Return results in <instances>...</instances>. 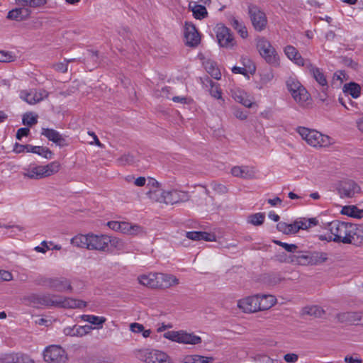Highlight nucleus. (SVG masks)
<instances>
[{"mask_svg":"<svg viewBox=\"0 0 363 363\" xmlns=\"http://www.w3.org/2000/svg\"><path fill=\"white\" fill-rule=\"evenodd\" d=\"M48 96V92L44 89H32L29 91H21L20 97L29 104H35Z\"/></svg>","mask_w":363,"mask_h":363,"instance_id":"14","label":"nucleus"},{"mask_svg":"<svg viewBox=\"0 0 363 363\" xmlns=\"http://www.w3.org/2000/svg\"><path fill=\"white\" fill-rule=\"evenodd\" d=\"M52 67L57 72L66 73L68 69V65L65 62H57L52 65Z\"/></svg>","mask_w":363,"mask_h":363,"instance_id":"60","label":"nucleus"},{"mask_svg":"<svg viewBox=\"0 0 363 363\" xmlns=\"http://www.w3.org/2000/svg\"><path fill=\"white\" fill-rule=\"evenodd\" d=\"M163 336L166 339L182 344L199 345L202 342L201 337L184 330L168 331Z\"/></svg>","mask_w":363,"mask_h":363,"instance_id":"7","label":"nucleus"},{"mask_svg":"<svg viewBox=\"0 0 363 363\" xmlns=\"http://www.w3.org/2000/svg\"><path fill=\"white\" fill-rule=\"evenodd\" d=\"M120 240L117 238L111 239L106 235H77L71 239V243L82 248H86L89 250H97L106 252L108 247V244L118 245Z\"/></svg>","mask_w":363,"mask_h":363,"instance_id":"2","label":"nucleus"},{"mask_svg":"<svg viewBox=\"0 0 363 363\" xmlns=\"http://www.w3.org/2000/svg\"><path fill=\"white\" fill-rule=\"evenodd\" d=\"M184 35L186 45L190 47H196L201 42V35L194 24L186 22L184 25Z\"/></svg>","mask_w":363,"mask_h":363,"instance_id":"12","label":"nucleus"},{"mask_svg":"<svg viewBox=\"0 0 363 363\" xmlns=\"http://www.w3.org/2000/svg\"><path fill=\"white\" fill-rule=\"evenodd\" d=\"M216 33L220 46L226 48H230L234 46L235 40L228 28L223 25H217Z\"/></svg>","mask_w":363,"mask_h":363,"instance_id":"10","label":"nucleus"},{"mask_svg":"<svg viewBox=\"0 0 363 363\" xmlns=\"http://www.w3.org/2000/svg\"><path fill=\"white\" fill-rule=\"evenodd\" d=\"M140 284L153 289H157V273L143 274L138 278Z\"/></svg>","mask_w":363,"mask_h":363,"instance_id":"28","label":"nucleus"},{"mask_svg":"<svg viewBox=\"0 0 363 363\" xmlns=\"http://www.w3.org/2000/svg\"><path fill=\"white\" fill-rule=\"evenodd\" d=\"M210 186L212 189L218 194H225L228 191V189L225 185L218 183L216 182H212L210 184Z\"/></svg>","mask_w":363,"mask_h":363,"instance_id":"48","label":"nucleus"},{"mask_svg":"<svg viewBox=\"0 0 363 363\" xmlns=\"http://www.w3.org/2000/svg\"><path fill=\"white\" fill-rule=\"evenodd\" d=\"M24 176L29 179H34L44 178L45 174L43 172V166L39 165L28 169L27 172L24 173Z\"/></svg>","mask_w":363,"mask_h":363,"instance_id":"36","label":"nucleus"},{"mask_svg":"<svg viewBox=\"0 0 363 363\" xmlns=\"http://www.w3.org/2000/svg\"><path fill=\"white\" fill-rule=\"evenodd\" d=\"M231 174L235 177L244 179H252L255 177V171L249 166H235L231 169Z\"/></svg>","mask_w":363,"mask_h":363,"instance_id":"20","label":"nucleus"},{"mask_svg":"<svg viewBox=\"0 0 363 363\" xmlns=\"http://www.w3.org/2000/svg\"><path fill=\"white\" fill-rule=\"evenodd\" d=\"M94 328H93L91 325H75V335L76 336H80L82 337L91 332V330H93Z\"/></svg>","mask_w":363,"mask_h":363,"instance_id":"50","label":"nucleus"},{"mask_svg":"<svg viewBox=\"0 0 363 363\" xmlns=\"http://www.w3.org/2000/svg\"><path fill=\"white\" fill-rule=\"evenodd\" d=\"M13 279V275L11 272L6 270H0V281H9Z\"/></svg>","mask_w":363,"mask_h":363,"instance_id":"62","label":"nucleus"},{"mask_svg":"<svg viewBox=\"0 0 363 363\" xmlns=\"http://www.w3.org/2000/svg\"><path fill=\"white\" fill-rule=\"evenodd\" d=\"M212 357H207L201 355H191L186 358V363H211Z\"/></svg>","mask_w":363,"mask_h":363,"instance_id":"43","label":"nucleus"},{"mask_svg":"<svg viewBox=\"0 0 363 363\" xmlns=\"http://www.w3.org/2000/svg\"><path fill=\"white\" fill-rule=\"evenodd\" d=\"M205 68L208 74L216 79H220L221 73L213 62H206Z\"/></svg>","mask_w":363,"mask_h":363,"instance_id":"41","label":"nucleus"},{"mask_svg":"<svg viewBox=\"0 0 363 363\" xmlns=\"http://www.w3.org/2000/svg\"><path fill=\"white\" fill-rule=\"evenodd\" d=\"M305 67L313 78L322 87L323 91L328 89V84L326 77L320 68L314 65L310 60L306 62Z\"/></svg>","mask_w":363,"mask_h":363,"instance_id":"15","label":"nucleus"},{"mask_svg":"<svg viewBox=\"0 0 363 363\" xmlns=\"http://www.w3.org/2000/svg\"><path fill=\"white\" fill-rule=\"evenodd\" d=\"M118 162L121 165L131 164L135 162V157L130 153H125L121 155L117 160Z\"/></svg>","mask_w":363,"mask_h":363,"instance_id":"49","label":"nucleus"},{"mask_svg":"<svg viewBox=\"0 0 363 363\" xmlns=\"http://www.w3.org/2000/svg\"><path fill=\"white\" fill-rule=\"evenodd\" d=\"M249 14L255 29L258 31L262 30L267 25L265 13L257 6L251 5L249 6Z\"/></svg>","mask_w":363,"mask_h":363,"instance_id":"11","label":"nucleus"},{"mask_svg":"<svg viewBox=\"0 0 363 363\" xmlns=\"http://www.w3.org/2000/svg\"><path fill=\"white\" fill-rule=\"evenodd\" d=\"M231 26L233 28L238 31L242 38L247 37L248 33L246 27L241 22H240L235 18H233L231 21Z\"/></svg>","mask_w":363,"mask_h":363,"instance_id":"42","label":"nucleus"},{"mask_svg":"<svg viewBox=\"0 0 363 363\" xmlns=\"http://www.w3.org/2000/svg\"><path fill=\"white\" fill-rule=\"evenodd\" d=\"M296 131L307 144L314 147H326L334 143L333 138L314 129L300 126Z\"/></svg>","mask_w":363,"mask_h":363,"instance_id":"3","label":"nucleus"},{"mask_svg":"<svg viewBox=\"0 0 363 363\" xmlns=\"http://www.w3.org/2000/svg\"><path fill=\"white\" fill-rule=\"evenodd\" d=\"M303 311L304 314L313 315L315 317H320L324 313L323 309L318 306L305 307Z\"/></svg>","mask_w":363,"mask_h":363,"instance_id":"44","label":"nucleus"},{"mask_svg":"<svg viewBox=\"0 0 363 363\" xmlns=\"http://www.w3.org/2000/svg\"><path fill=\"white\" fill-rule=\"evenodd\" d=\"M30 133V130L28 128H21L17 130L16 138L21 140L22 137L28 136Z\"/></svg>","mask_w":363,"mask_h":363,"instance_id":"63","label":"nucleus"},{"mask_svg":"<svg viewBox=\"0 0 363 363\" xmlns=\"http://www.w3.org/2000/svg\"><path fill=\"white\" fill-rule=\"evenodd\" d=\"M277 229L285 235L295 234L298 233L294 222L291 224H288L285 222H279L277 225Z\"/></svg>","mask_w":363,"mask_h":363,"instance_id":"37","label":"nucleus"},{"mask_svg":"<svg viewBox=\"0 0 363 363\" xmlns=\"http://www.w3.org/2000/svg\"><path fill=\"white\" fill-rule=\"evenodd\" d=\"M327 259V254L322 252H297L291 257V262L299 265H316Z\"/></svg>","mask_w":363,"mask_h":363,"instance_id":"4","label":"nucleus"},{"mask_svg":"<svg viewBox=\"0 0 363 363\" xmlns=\"http://www.w3.org/2000/svg\"><path fill=\"white\" fill-rule=\"evenodd\" d=\"M44 360L48 363H66L67 354L65 350L59 345H50L43 352Z\"/></svg>","mask_w":363,"mask_h":363,"instance_id":"8","label":"nucleus"},{"mask_svg":"<svg viewBox=\"0 0 363 363\" xmlns=\"http://www.w3.org/2000/svg\"><path fill=\"white\" fill-rule=\"evenodd\" d=\"M189 195L188 192L172 189L170 191H163L162 200L165 204H176L181 202L189 201Z\"/></svg>","mask_w":363,"mask_h":363,"instance_id":"9","label":"nucleus"},{"mask_svg":"<svg viewBox=\"0 0 363 363\" xmlns=\"http://www.w3.org/2000/svg\"><path fill=\"white\" fill-rule=\"evenodd\" d=\"M179 284V281L174 275L157 273V289H169Z\"/></svg>","mask_w":363,"mask_h":363,"instance_id":"19","label":"nucleus"},{"mask_svg":"<svg viewBox=\"0 0 363 363\" xmlns=\"http://www.w3.org/2000/svg\"><path fill=\"white\" fill-rule=\"evenodd\" d=\"M257 295L242 298L238 302V307L244 313H255L259 311Z\"/></svg>","mask_w":363,"mask_h":363,"instance_id":"17","label":"nucleus"},{"mask_svg":"<svg viewBox=\"0 0 363 363\" xmlns=\"http://www.w3.org/2000/svg\"><path fill=\"white\" fill-rule=\"evenodd\" d=\"M30 152L42 156L45 159H52L53 156L52 152L47 147L33 146Z\"/></svg>","mask_w":363,"mask_h":363,"instance_id":"38","label":"nucleus"},{"mask_svg":"<svg viewBox=\"0 0 363 363\" xmlns=\"http://www.w3.org/2000/svg\"><path fill=\"white\" fill-rule=\"evenodd\" d=\"M31 11L28 8L19 6V7L9 11L7 18L16 21H22L30 17Z\"/></svg>","mask_w":363,"mask_h":363,"instance_id":"21","label":"nucleus"},{"mask_svg":"<svg viewBox=\"0 0 363 363\" xmlns=\"http://www.w3.org/2000/svg\"><path fill=\"white\" fill-rule=\"evenodd\" d=\"M211 89L209 90L210 94L215 99H222V92L220 89L218 87V85L212 81L210 82Z\"/></svg>","mask_w":363,"mask_h":363,"instance_id":"52","label":"nucleus"},{"mask_svg":"<svg viewBox=\"0 0 363 363\" xmlns=\"http://www.w3.org/2000/svg\"><path fill=\"white\" fill-rule=\"evenodd\" d=\"M242 62L244 67L247 69L248 67V72L251 74L255 72V66L252 63L251 60L247 57H242Z\"/></svg>","mask_w":363,"mask_h":363,"instance_id":"59","label":"nucleus"},{"mask_svg":"<svg viewBox=\"0 0 363 363\" xmlns=\"http://www.w3.org/2000/svg\"><path fill=\"white\" fill-rule=\"evenodd\" d=\"M344 231V236H342V243L358 245L362 243L363 236L362 231L357 225L342 220V230Z\"/></svg>","mask_w":363,"mask_h":363,"instance_id":"6","label":"nucleus"},{"mask_svg":"<svg viewBox=\"0 0 363 363\" xmlns=\"http://www.w3.org/2000/svg\"><path fill=\"white\" fill-rule=\"evenodd\" d=\"M233 99L238 103L242 104L245 107L250 108L252 106V101L248 98L247 94L241 90L235 91L233 94Z\"/></svg>","mask_w":363,"mask_h":363,"instance_id":"34","label":"nucleus"},{"mask_svg":"<svg viewBox=\"0 0 363 363\" xmlns=\"http://www.w3.org/2000/svg\"><path fill=\"white\" fill-rule=\"evenodd\" d=\"M38 123V116L32 113H26L23 116V123L26 125L31 126Z\"/></svg>","mask_w":363,"mask_h":363,"instance_id":"47","label":"nucleus"},{"mask_svg":"<svg viewBox=\"0 0 363 363\" xmlns=\"http://www.w3.org/2000/svg\"><path fill=\"white\" fill-rule=\"evenodd\" d=\"M45 177L51 176L59 172L60 164L57 161L52 162L47 165L43 166Z\"/></svg>","mask_w":363,"mask_h":363,"instance_id":"40","label":"nucleus"},{"mask_svg":"<svg viewBox=\"0 0 363 363\" xmlns=\"http://www.w3.org/2000/svg\"><path fill=\"white\" fill-rule=\"evenodd\" d=\"M163 195V191L160 190H155V191H149L147 192V196L152 201L163 203L162 200V196Z\"/></svg>","mask_w":363,"mask_h":363,"instance_id":"55","label":"nucleus"},{"mask_svg":"<svg viewBox=\"0 0 363 363\" xmlns=\"http://www.w3.org/2000/svg\"><path fill=\"white\" fill-rule=\"evenodd\" d=\"M189 9L192 11L194 17L196 19L201 20L208 16L206 8L203 5L197 4L196 2H190Z\"/></svg>","mask_w":363,"mask_h":363,"instance_id":"29","label":"nucleus"},{"mask_svg":"<svg viewBox=\"0 0 363 363\" xmlns=\"http://www.w3.org/2000/svg\"><path fill=\"white\" fill-rule=\"evenodd\" d=\"M130 329L132 332L135 333H139L143 331L144 326L142 324L138 323H131L130 325Z\"/></svg>","mask_w":363,"mask_h":363,"instance_id":"64","label":"nucleus"},{"mask_svg":"<svg viewBox=\"0 0 363 363\" xmlns=\"http://www.w3.org/2000/svg\"><path fill=\"white\" fill-rule=\"evenodd\" d=\"M329 230L331 233V235L328 236V238H326L324 235H320L319 238L321 240H328L331 241L333 240L335 242H340V235L338 234L339 232V228L340 226V222L339 220H334L328 224Z\"/></svg>","mask_w":363,"mask_h":363,"instance_id":"26","label":"nucleus"},{"mask_svg":"<svg viewBox=\"0 0 363 363\" xmlns=\"http://www.w3.org/2000/svg\"><path fill=\"white\" fill-rule=\"evenodd\" d=\"M265 215L264 213H257L250 215L248 217L247 222L253 225H261L264 220Z\"/></svg>","mask_w":363,"mask_h":363,"instance_id":"45","label":"nucleus"},{"mask_svg":"<svg viewBox=\"0 0 363 363\" xmlns=\"http://www.w3.org/2000/svg\"><path fill=\"white\" fill-rule=\"evenodd\" d=\"M16 357H18V359L16 363H35L34 359L28 354L16 353Z\"/></svg>","mask_w":363,"mask_h":363,"instance_id":"58","label":"nucleus"},{"mask_svg":"<svg viewBox=\"0 0 363 363\" xmlns=\"http://www.w3.org/2000/svg\"><path fill=\"white\" fill-rule=\"evenodd\" d=\"M49 288L59 292L72 290L70 281L65 277H52Z\"/></svg>","mask_w":363,"mask_h":363,"instance_id":"22","label":"nucleus"},{"mask_svg":"<svg viewBox=\"0 0 363 363\" xmlns=\"http://www.w3.org/2000/svg\"><path fill=\"white\" fill-rule=\"evenodd\" d=\"M18 357L16 353L0 354V363H16Z\"/></svg>","mask_w":363,"mask_h":363,"instance_id":"53","label":"nucleus"},{"mask_svg":"<svg viewBox=\"0 0 363 363\" xmlns=\"http://www.w3.org/2000/svg\"><path fill=\"white\" fill-rule=\"evenodd\" d=\"M273 242L279 246L282 247L289 252H297L296 250L298 249V246L295 244H288L277 240H274Z\"/></svg>","mask_w":363,"mask_h":363,"instance_id":"51","label":"nucleus"},{"mask_svg":"<svg viewBox=\"0 0 363 363\" xmlns=\"http://www.w3.org/2000/svg\"><path fill=\"white\" fill-rule=\"evenodd\" d=\"M342 65H344L345 66L349 67L354 69H355L357 66V64L356 62H354L352 59L347 57L344 58L342 57Z\"/></svg>","mask_w":363,"mask_h":363,"instance_id":"61","label":"nucleus"},{"mask_svg":"<svg viewBox=\"0 0 363 363\" xmlns=\"http://www.w3.org/2000/svg\"><path fill=\"white\" fill-rule=\"evenodd\" d=\"M23 301L27 305L35 308H81L86 305L85 302L81 300L65 298L50 294H31L25 296Z\"/></svg>","mask_w":363,"mask_h":363,"instance_id":"1","label":"nucleus"},{"mask_svg":"<svg viewBox=\"0 0 363 363\" xmlns=\"http://www.w3.org/2000/svg\"><path fill=\"white\" fill-rule=\"evenodd\" d=\"M296 227L297 232L299 230H306L311 226H315L318 224V220L315 218L306 219V218H299L294 221Z\"/></svg>","mask_w":363,"mask_h":363,"instance_id":"32","label":"nucleus"},{"mask_svg":"<svg viewBox=\"0 0 363 363\" xmlns=\"http://www.w3.org/2000/svg\"><path fill=\"white\" fill-rule=\"evenodd\" d=\"M140 227L128 222H120V232L124 234L136 235L140 232Z\"/></svg>","mask_w":363,"mask_h":363,"instance_id":"35","label":"nucleus"},{"mask_svg":"<svg viewBox=\"0 0 363 363\" xmlns=\"http://www.w3.org/2000/svg\"><path fill=\"white\" fill-rule=\"evenodd\" d=\"M342 91L345 95H350L352 98L357 99L360 95L361 87L355 82H349L344 84Z\"/></svg>","mask_w":363,"mask_h":363,"instance_id":"31","label":"nucleus"},{"mask_svg":"<svg viewBox=\"0 0 363 363\" xmlns=\"http://www.w3.org/2000/svg\"><path fill=\"white\" fill-rule=\"evenodd\" d=\"M342 323L346 325H363V313L347 312L342 314Z\"/></svg>","mask_w":363,"mask_h":363,"instance_id":"23","label":"nucleus"},{"mask_svg":"<svg viewBox=\"0 0 363 363\" xmlns=\"http://www.w3.org/2000/svg\"><path fill=\"white\" fill-rule=\"evenodd\" d=\"M52 277H48L45 276H39L35 279V284L40 286L50 287Z\"/></svg>","mask_w":363,"mask_h":363,"instance_id":"57","label":"nucleus"},{"mask_svg":"<svg viewBox=\"0 0 363 363\" xmlns=\"http://www.w3.org/2000/svg\"><path fill=\"white\" fill-rule=\"evenodd\" d=\"M284 52L289 59L294 61L298 66L305 67L308 60H304L297 50L291 45H288L284 49Z\"/></svg>","mask_w":363,"mask_h":363,"instance_id":"25","label":"nucleus"},{"mask_svg":"<svg viewBox=\"0 0 363 363\" xmlns=\"http://www.w3.org/2000/svg\"><path fill=\"white\" fill-rule=\"evenodd\" d=\"M360 191L361 188L354 180L350 178L342 179V198H353Z\"/></svg>","mask_w":363,"mask_h":363,"instance_id":"16","label":"nucleus"},{"mask_svg":"<svg viewBox=\"0 0 363 363\" xmlns=\"http://www.w3.org/2000/svg\"><path fill=\"white\" fill-rule=\"evenodd\" d=\"M33 145H21L20 143H16L13 146V152L16 153H21V152H30L32 150Z\"/></svg>","mask_w":363,"mask_h":363,"instance_id":"56","label":"nucleus"},{"mask_svg":"<svg viewBox=\"0 0 363 363\" xmlns=\"http://www.w3.org/2000/svg\"><path fill=\"white\" fill-rule=\"evenodd\" d=\"M141 357L146 363H170L166 353L156 350H143L141 352Z\"/></svg>","mask_w":363,"mask_h":363,"instance_id":"13","label":"nucleus"},{"mask_svg":"<svg viewBox=\"0 0 363 363\" xmlns=\"http://www.w3.org/2000/svg\"><path fill=\"white\" fill-rule=\"evenodd\" d=\"M41 134L59 147H62L68 145L66 137L61 135L58 131L54 129L42 128Z\"/></svg>","mask_w":363,"mask_h":363,"instance_id":"18","label":"nucleus"},{"mask_svg":"<svg viewBox=\"0 0 363 363\" xmlns=\"http://www.w3.org/2000/svg\"><path fill=\"white\" fill-rule=\"evenodd\" d=\"M17 4L21 6L30 9L42 6L46 4V0H16Z\"/></svg>","mask_w":363,"mask_h":363,"instance_id":"39","label":"nucleus"},{"mask_svg":"<svg viewBox=\"0 0 363 363\" xmlns=\"http://www.w3.org/2000/svg\"><path fill=\"white\" fill-rule=\"evenodd\" d=\"M16 56L9 51H0V62H11L14 61Z\"/></svg>","mask_w":363,"mask_h":363,"instance_id":"54","label":"nucleus"},{"mask_svg":"<svg viewBox=\"0 0 363 363\" xmlns=\"http://www.w3.org/2000/svg\"><path fill=\"white\" fill-rule=\"evenodd\" d=\"M82 319L84 321L88 322L92 325H96V328L101 329L103 328V324L106 321V318L103 316H96L94 315H83Z\"/></svg>","mask_w":363,"mask_h":363,"instance_id":"33","label":"nucleus"},{"mask_svg":"<svg viewBox=\"0 0 363 363\" xmlns=\"http://www.w3.org/2000/svg\"><path fill=\"white\" fill-rule=\"evenodd\" d=\"M342 215L360 219L363 218V209H359L354 205L342 206Z\"/></svg>","mask_w":363,"mask_h":363,"instance_id":"30","label":"nucleus"},{"mask_svg":"<svg viewBox=\"0 0 363 363\" xmlns=\"http://www.w3.org/2000/svg\"><path fill=\"white\" fill-rule=\"evenodd\" d=\"M259 311H265L272 308L276 303L277 298L272 295H257Z\"/></svg>","mask_w":363,"mask_h":363,"instance_id":"27","label":"nucleus"},{"mask_svg":"<svg viewBox=\"0 0 363 363\" xmlns=\"http://www.w3.org/2000/svg\"><path fill=\"white\" fill-rule=\"evenodd\" d=\"M291 96L294 101L302 107H306L310 104L311 99L310 94L304 86L296 90Z\"/></svg>","mask_w":363,"mask_h":363,"instance_id":"24","label":"nucleus"},{"mask_svg":"<svg viewBox=\"0 0 363 363\" xmlns=\"http://www.w3.org/2000/svg\"><path fill=\"white\" fill-rule=\"evenodd\" d=\"M286 86L291 94L303 86L297 79L294 78H289L286 81Z\"/></svg>","mask_w":363,"mask_h":363,"instance_id":"46","label":"nucleus"},{"mask_svg":"<svg viewBox=\"0 0 363 363\" xmlns=\"http://www.w3.org/2000/svg\"><path fill=\"white\" fill-rule=\"evenodd\" d=\"M257 48L262 58L272 66H278L279 57L274 48L270 42L264 38H259L257 40Z\"/></svg>","mask_w":363,"mask_h":363,"instance_id":"5","label":"nucleus"}]
</instances>
